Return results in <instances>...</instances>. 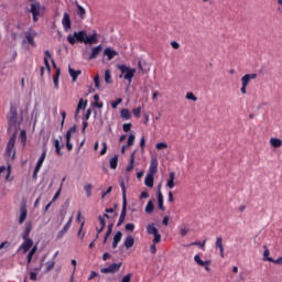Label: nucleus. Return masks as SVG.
I'll return each instance as SVG.
<instances>
[{"mask_svg": "<svg viewBox=\"0 0 282 282\" xmlns=\"http://www.w3.org/2000/svg\"><path fill=\"white\" fill-rule=\"evenodd\" d=\"M69 45H76V43H85V45H96L98 43V33L87 35V31H78L67 36Z\"/></svg>", "mask_w": 282, "mask_h": 282, "instance_id": "nucleus-1", "label": "nucleus"}, {"mask_svg": "<svg viewBox=\"0 0 282 282\" xmlns=\"http://www.w3.org/2000/svg\"><path fill=\"white\" fill-rule=\"evenodd\" d=\"M37 250L39 247L36 245L34 246V240H32V238L23 239V242L19 247L18 252L26 254V268H30V263H32V259L34 254H36Z\"/></svg>", "mask_w": 282, "mask_h": 282, "instance_id": "nucleus-2", "label": "nucleus"}, {"mask_svg": "<svg viewBox=\"0 0 282 282\" xmlns=\"http://www.w3.org/2000/svg\"><path fill=\"white\" fill-rule=\"evenodd\" d=\"M30 12L33 17V22L36 23V21L45 14V7L41 6L39 2H34L31 4Z\"/></svg>", "mask_w": 282, "mask_h": 282, "instance_id": "nucleus-3", "label": "nucleus"}, {"mask_svg": "<svg viewBox=\"0 0 282 282\" xmlns=\"http://www.w3.org/2000/svg\"><path fill=\"white\" fill-rule=\"evenodd\" d=\"M14 144H17V134H13L7 143L6 158H10L11 160L17 158V149L14 148Z\"/></svg>", "mask_w": 282, "mask_h": 282, "instance_id": "nucleus-4", "label": "nucleus"}, {"mask_svg": "<svg viewBox=\"0 0 282 282\" xmlns=\"http://www.w3.org/2000/svg\"><path fill=\"white\" fill-rule=\"evenodd\" d=\"M118 69L121 72L120 78H124L128 83H132L133 76H135V68H131L127 65H119Z\"/></svg>", "mask_w": 282, "mask_h": 282, "instance_id": "nucleus-5", "label": "nucleus"}, {"mask_svg": "<svg viewBox=\"0 0 282 282\" xmlns=\"http://www.w3.org/2000/svg\"><path fill=\"white\" fill-rule=\"evenodd\" d=\"M34 39H36V31H34V29H29L26 32H24L22 43L23 45H30V47H36V42H34Z\"/></svg>", "mask_w": 282, "mask_h": 282, "instance_id": "nucleus-6", "label": "nucleus"}, {"mask_svg": "<svg viewBox=\"0 0 282 282\" xmlns=\"http://www.w3.org/2000/svg\"><path fill=\"white\" fill-rule=\"evenodd\" d=\"M147 232L148 235H153L152 243H160L162 241V235H160V231L158 230V227H155V224H149L147 226Z\"/></svg>", "mask_w": 282, "mask_h": 282, "instance_id": "nucleus-7", "label": "nucleus"}, {"mask_svg": "<svg viewBox=\"0 0 282 282\" xmlns=\"http://www.w3.org/2000/svg\"><path fill=\"white\" fill-rule=\"evenodd\" d=\"M7 120H8V124L11 127H15L17 126V121L19 120V112L17 109V106H11L10 107V111L7 116Z\"/></svg>", "mask_w": 282, "mask_h": 282, "instance_id": "nucleus-8", "label": "nucleus"}, {"mask_svg": "<svg viewBox=\"0 0 282 282\" xmlns=\"http://www.w3.org/2000/svg\"><path fill=\"white\" fill-rule=\"evenodd\" d=\"M120 268H122V262L112 263L107 268H101V274H116V272H120Z\"/></svg>", "mask_w": 282, "mask_h": 282, "instance_id": "nucleus-9", "label": "nucleus"}, {"mask_svg": "<svg viewBox=\"0 0 282 282\" xmlns=\"http://www.w3.org/2000/svg\"><path fill=\"white\" fill-rule=\"evenodd\" d=\"M194 261L197 263V265H200V268H204L206 272H210V265L213 264V261L210 260H202V257L199 254L194 256Z\"/></svg>", "mask_w": 282, "mask_h": 282, "instance_id": "nucleus-10", "label": "nucleus"}, {"mask_svg": "<svg viewBox=\"0 0 282 282\" xmlns=\"http://www.w3.org/2000/svg\"><path fill=\"white\" fill-rule=\"evenodd\" d=\"M28 219V205L25 203H22L20 206V215L18 219V224L23 225L25 224V220Z\"/></svg>", "mask_w": 282, "mask_h": 282, "instance_id": "nucleus-11", "label": "nucleus"}, {"mask_svg": "<svg viewBox=\"0 0 282 282\" xmlns=\"http://www.w3.org/2000/svg\"><path fill=\"white\" fill-rule=\"evenodd\" d=\"M74 221V216H70L68 221L64 225L63 229L57 232V239H63L67 234V230L72 228V223Z\"/></svg>", "mask_w": 282, "mask_h": 282, "instance_id": "nucleus-12", "label": "nucleus"}, {"mask_svg": "<svg viewBox=\"0 0 282 282\" xmlns=\"http://www.w3.org/2000/svg\"><path fill=\"white\" fill-rule=\"evenodd\" d=\"M72 133H76V127H72L66 132V149H67V151H72V149H74V145L70 142L72 141Z\"/></svg>", "mask_w": 282, "mask_h": 282, "instance_id": "nucleus-13", "label": "nucleus"}, {"mask_svg": "<svg viewBox=\"0 0 282 282\" xmlns=\"http://www.w3.org/2000/svg\"><path fill=\"white\" fill-rule=\"evenodd\" d=\"M45 158H47V148H44L41 156L39 158L36 165H35V173H39L41 171V167L43 166V162H45Z\"/></svg>", "mask_w": 282, "mask_h": 282, "instance_id": "nucleus-14", "label": "nucleus"}, {"mask_svg": "<svg viewBox=\"0 0 282 282\" xmlns=\"http://www.w3.org/2000/svg\"><path fill=\"white\" fill-rule=\"evenodd\" d=\"M158 166H159L158 158L152 156L151 161H150V166H149L148 174L155 175V173H158Z\"/></svg>", "mask_w": 282, "mask_h": 282, "instance_id": "nucleus-15", "label": "nucleus"}, {"mask_svg": "<svg viewBox=\"0 0 282 282\" xmlns=\"http://www.w3.org/2000/svg\"><path fill=\"white\" fill-rule=\"evenodd\" d=\"M62 25L64 30L67 32L68 30H72V19L69 17V13L65 12L62 19Z\"/></svg>", "mask_w": 282, "mask_h": 282, "instance_id": "nucleus-16", "label": "nucleus"}, {"mask_svg": "<svg viewBox=\"0 0 282 282\" xmlns=\"http://www.w3.org/2000/svg\"><path fill=\"white\" fill-rule=\"evenodd\" d=\"M1 175H4V180L7 182H11L12 180L10 178V175H12V169L10 165L6 167L4 165L0 166V177Z\"/></svg>", "mask_w": 282, "mask_h": 282, "instance_id": "nucleus-17", "label": "nucleus"}, {"mask_svg": "<svg viewBox=\"0 0 282 282\" xmlns=\"http://www.w3.org/2000/svg\"><path fill=\"white\" fill-rule=\"evenodd\" d=\"M104 56H107V61H113L118 56V52L111 47H107L104 51Z\"/></svg>", "mask_w": 282, "mask_h": 282, "instance_id": "nucleus-18", "label": "nucleus"}, {"mask_svg": "<svg viewBox=\"0 0 282 282\" xmlns=\"http://www.w3.org/2000/svg\"><path fill=\"white\" fill-rule=\"evenodd\" d=\"M102 52V44H99L91 48V53L89 55V61H94V58H97L98 55Z\"/></svg>", "mask_w": 282, "mask_h": 282, "instance_id": "nucleus-19", "label": "nucleus"}, {"mask_svg": "<svg viewBox=\"0 0 282 282\" xmlns=\"http://www.w3.org/2000/svg\"><path fill=\"white\" fill-rule=\"evenodd\" d=\"M30 232H32V221L25 223L24 230L22 232V239H31Z\"/></svg>", "mask_w": 282, "mask_h": 282, "instance_id": "nucleus-20", "label": "nucleus"}, {"mask_svg": "<svg viewBox=\"0 0 282 282\" xmlns=\"http://www.w3.org/2000/svg\"><path fill=\"white\" fill-rule=\"evenodd\" d=\"M257 78V74H246L245 76H242L241 78V83L242 85L247 86L250 85V80H254Z\"/></svg>", "mask_w": 282, "mask_h": 282, "instance_id": "nucleus-21", "label": "nucleus"}, {"mask_svg": "<svg viewBox=\"0 0 282 282\" xmlns=\"http://www.w3.org/2000/svg\"><path fill=\"white\" fill-rule=\"evenodd\" d=\"M127 217V203H122V209H121V214L118 220L117 226H122V224H124V218Z\"/></svg>", "mask_w": 282, "mask_h": 282, "instance_id": "nucleus-22", "label": "nucleus"}, {"mask_svg": "<svg viewBox=\"0 0 282 282\" xmlns=\"http://www.w3.org/2000/svg\"><path fill=\"white\" fill-rule=\"evenodd\" d=\"M68 74L72 77L73 83H76V80L78 79L80 74H83V72L82 70H75L74 68H72V66H69L68 67Z\"/></svg>", "mask_w": 282, "mask_h": 282, "instance_id": "nucleus-23", "label": "nucleus"}, {"mask_svg": "<svg viewBox=\"0 0 282 282\" xmlns=\"http://www.w3.org/2000/svg\"><path fill=\"white\" fill-rule=\"evenodd\" d=\"M106 215H109L110 223L113 221L116 224V217H118V213H116L115 208H106Z\"/></svg>", "mask_w": 282, "mask_h": 282, "instance_id": "nucleus-24", "label": "nucleus"}, {"mask_svg": "<svg viewBox=\"0 0 282 282\" xmlns=\"http://www.w3.org/2000/svg\"><path fill=\"white\" fill-rule=\"evenodd\" d=\"M135 243V238H133V236H128L124 239L123 246L124 248H127V250H129V248H133Z\"/></svg>", "mask_w": 282, "mask_h": 282, "instance_id": "nucleus-25", "label": "nucleus"}, {"mask_svg": "<svg viewBox=\"0 0 282 282\" xmlns=\"http://www.w3.org/2000/svg\"><path fill=\"white\" fill-rule=\"evenodd\" d=\"M120 241H122V231H117L113 236L112 248H118Z\"/></svg>", "mask_w": 282, "mask_h": 282, "instance_id": "nucleus-26", "label": "nucleus"}, {"mask_svg": "<svg viewBox=\"0 0 282 282\" xmlns=\"http://www.w3.org/2000/svg\"><path fill=\"white\" fill-rule=\"evenodd\" d=\"M119 185L122 192V203H127V186L124 185V178L119 180Z\"/></svg>", "mask_w": 282, "mask_h": 282, "instance_id": "nucleus-27", "label": "nucleus"}, {"mask_svg": "<svg viewBox=\"0 0 282 282\" xmlns=\"http://www.w3.org/2000/svg\"><path fill=\"white\" fill-rule=\"evenodd\" d=\"M155 174H147L144 184L148 186V188H153V182H154Z\"/></svg>", "mask_w": 282, "mask_h": 282, "instance_id": "nucleus-28", "label": "nucleus"}, {"mask_svg": "<svg viewBox=\"0 0 282 282\" xmlns=\"http://www.w3.org/2000/svg\"><path fill=\"white\" fill-rule=\"evenodd\" d=\"M166 187L170 189L175 188V172L170 173V177L167 180Z\"/></svg>", "mask_w": 282, "mask_h": 282, "instance_id": "nucleus-29", "label": "nucleus"}, {"mask_svg": "<svg viewBox=\"0 0 282 282\" xmlns=\"http://www.w3.org/2000/svg\"><path fill=\"white\" fill-rule=\"evenodd\" d=\"M135 162V151H133L130 155V162L128 166L126 167L127 173H131L133 171V164Z\"/></svg>", "mask_w": 282, "mask_h": 282, "instance_id": "nucleus-30", "label": "nucleus"}, {"mask_svg": "<svg viewBox=\"0 0 282 282\" xmlns=\"http://www.w3.org/2000/svg\"><path fill=\"white\" fill-rule=\"evenodd\" d=\"M76 8H77V17H79V19L84 20L85 17H87V11L85 10V8H83V6L76 3Z\"/></svg>", "mask_w": 282, "mask_h": 282, "instance_id": "nucleus-31", "label": "nucleus"}, {"mask_svg": "<svg viewBox=\"0 0 282 282\" xmlns=\"http://www.w3.org/2000/svg\"><path fill=\"white\" fill-rule=\"evenodd\" d=\"M270 144L273 147V149H281L282 148V140L279 138H271Z\"/></svg>", "mask_w": 282, "mask_h": 282, "instance_id": "nucleus-32", "label": "nucleus"}, {"mask_svg": "<svg viewBox=\"0 0 282 282\" xmlns=\"http://www.w3.org/2000/svg\"><path fill=\"white\" fill-rule=\"evenodd\" d=\"M216 248L219 249L220 251V257L224 258V239L221 237H218L216 239V243H215Z\"/></svg>", "mask_w": 282, "mask_h": 282, "instance_id": "nucleus-33", "label": "nucleus"}, {"mask_svg": "<svg viewBox=\"0 0 282 282\" xmlns=\"http://www.w3.org/2000/svg\"><path fill=\"white\" fill-rule=\"evenodd\" d=\"M113 224H115L113 220H111L108 224V229H107V232L104 238V243H107V239H109V237H111V232H113Z\"/></svg>", "mask_w": 282, "mask_h": 282, "instance_id": "nucleus-34", "label": "nucleus"}, {"mask_svg": "<svg viewBox=\"0 0 282 282\" xmlns=\"http://www.w3.org/2000/svg\"><path fill=\"white\" fill-rule=\"evenodd\" d=\"M120 118H122V120H131V111H129L127 108L121 109Z\"/></svg>", "mask_w": 282, "mask_h": 282, "instance_id": "nucleus-35", "label": "nucleus"}, {"mask_svg": "<svg viewBox=\"0 0 282 282\" xmlns=\"http://www.w3.org/2000/svg\"><path fill=\"white\" fill-rule=\"evenodd\" d=\"M109 166L112 171H116L118 169V155L115 154L110 160H109Z\"/></svg>", "mask_w": 282, "mask_h": 282, "instance_id": "nucleus-36", "label": "nucleus"}, {"mask_svg": "<svg viewBox=\"0 0 282 282\" xmlns=\"http://www.w3.org/2000/svg\"><path fill=\"white\" fill-rule=\"evenodd\" d=\"M42 269H43V262H41V264L34 269L35 272L30 273L31 281H36V276L39 274L37 272H41Z\"/></svg>", "mask_w": 282, "mask_h": 282, "instance_id": "nucleus-37", "label": "nucleus"}, {"mask_svg": "<svg viewBox=\"0 0 282 282\" xmlns=\"http://www.w3.org/2000/svg\"><path fill=\"white\" fill-rule=\"evenodd\" d=\"M98 219H99V224L102 228H105V226H107V219H109V221H111V218H109V214H104L102 216H99Z\"/></svg>", "mask_w": 282, "mask_h": 282, "instance_id": "nucleus-38", "label": "nucleus"}, {"mask_svg": "<svg viewBox=\"0 0 282 282\" xmlns=\"http://www.w3.org/2000/svg\"><path fill=\"white\" fill-rule=\"evenodd\" d=\"M86 107H87V101H85V99H79L75 116H78L80 109H86Z\"/></svg>", "mask_w": 282, "mask_h": 282, "instance_id": "nucleus-39", "label": "nucleus"}, {"mask_svg": "<svg viewBox=\"0 0 282 282\" xmlns=\"http://www.w3.org/2000/svg\"><path fill=\"white\" fill-rule=\"evenodd\" d=\"M158 203L160 210H164V196L162 195L161 191L158 193Z\"/></svg>", "mask_w": 282, "mask_h": 282, "instance_id": "nucleus-40", "label": "nucleus"}, {"mask_svg": "<svg viewBox=\"0 0 282 282\" xmlns=\"http://www.w3.org/2000/svg\"><path fill=\"white\" fill-rule=\"evenodd\" d=\"M58 78H61V68H56V75L53 78L55 89H58Z\"/></svg>", "mask_w": 282, "mask_h": 282, "instance_id": "nucleus-41", "label": "nucleus"}, {"mask_svg": "<svg viewBox=\"0 0 282 282\" xmlns=\"http://www.w3.org/2000/svg\"><path fill=\"white\" fill-rule=\"evenodd\" d=\"M263 261H274V259L270 257V249L267 246H264Z\"/></svg>", "mask_w": 282, "mask_h": 282, "instance_id": "nucleus-42", "label": "nucleus"}, {"mask_svg": "<svg viewBox=\"0 0 282 282\" xmlns=\"http://www.w3.org/2000/svg\"><path fill=\"white\" fill-rule=\"evenodd\" d=\"M20 140H21L23 147H25V144L28 142V133L25 132V130L20 131Z\"/></svg>", "mask_w": 282, "mask_h": 282, "instance_id": "nucleus-43", "label": "nucleus"}, {"mask_svg": "<svg viewBox=\"0 0 282 282\" xmlns=\"http://www.w3.org/2000/svg\"><path fill=\"white\" fill-rule=\"evenodd\" d=\"M53 144L55 147L57 155H63V152H61V141H58V139H55Z\"/></svg>", "mask_w": 282, "mask_h": 282, "instance_id": "nucleus-44", "label": "nucleus"}, {"mask_svg": "<svg viewBox=\"0 0 282 282\" xmlns=\"http://www.w3.org/2000/svg\"><path fill=\"white\" fill-rule=\"evenodd\" d=\"M105 83H107V85H111V70L110 69L105 70Z\"/></svg>", "mask_w": 282, "mask_h": 282, "instance_id": "nucleus-45", "label": "nucleus"}, {"mask_svg": "<svg viewBox=\"0 0 282 282\" xmlns=\"http://www.w3.org/2000/svg\"><path fill=\"white\" fill-rule=\"evenodd\" d=\"M155 149L158 151H162L164 149H169V144L166 142H159V143L155 144Z\"/></svg>", "mask_w": 282, "mask_h": 282, "instance_id": "nucleus-46", "label": "nucleus"}, {"mask_svg": "<svg viewBox=\"0 0 282 282\" xmlns=\"http://www.w3.org/2000/svg\"><path fill=\"white\" fill-rule=\"evenodd\" d=\"M94 100H95V107H97L98 109H102L104 104H102V102H99L100 96L94 95Z\"/></svg>", "mask_w": 282, "mask_h": 282, "instance_id": "nucleus-47", "label": "nucleus"}, {"mask_svg": "<svg viewBox=\"0 0 282 282\" xmlns=\"http://www.w3.org/2000/svg\"><path fill=\"white\" fill-rule=\"evenodd\" d=\"M134 142H135V134L131 133L128 137L127 147H133Z\"/></svg>", "mask_w": 282, "mask_h": 282, "instance_id": "nucleus-48", "label": "nucleus"}, {"mask_svg": "<svg viewBox=\"0 0 282 282\" xmlns=\"http://www.w3.org/2000/svg\"><path fill=\"white\" fill-rule=\"evenodd\" d=\"M154 208L155 207L153 206V202L149 200L148 204H147V207H145V213L151 214V213H153Z\"/></svg>", "mask_w": 282, "mask_h": 282, "instance_id": "nucleus-49", "label": "nucleus"}, {"mask_svg": "<svg viewBox=\"0 0 282 282\" xmlns=\"http://www.w3.org/2000/svg\"><path fill=\"white\" fill-rule=\"evenodd\" d=\"M94 188V186L91 184H87L84 186V189L86 192L87 197H91V189Z\"/></svg>", "mask_w": 282, "mask_h": 282, "instance_id": "nucleus-50", "label": "nucleus"}, {"mask_svg": "<svg viewBox=\"0 0 282 282\" xmlns=\"http://www.w3.org/2000/svg\"><path fill=\"white\" fill-rule=\"evenodd\" d=\"M186 100H192L193 102H197V96L193 93H187L185 96Z\"/></svg>", "mask_w": 282, "mask_h": 282, "instance_id": "nucleus-51", "label": "nucleus"}, {"mask_svg": "<svg viewBox=\"0 0 282 282\" xmlns=\"http://www.w3.org/2000/svg\"><path fill=\"white\" fill-rule=\"evenodd\" d=\"M132 113H133L134 118H140V115L142 113V107L133 108Z\"/></svg>", "mask_w": 282, "mask_h": 282, "instance_id": "nucleus-52", "label": "nucleus"}, {"mask_svg": "<svg viewBox=\"0 0 282 282\" xmlns=\"http://www.w3.org/2000/svg\"><path fill=\"white\" fill-rule=\"evenodd\" d=\"M54 265H56V262L54 260L46 262V272L54 270Z\"/></svg>", "mask_w": 282, "mask_h": 282, "instance_id": "nucleus-53", "label": "nucleus"}, {"mask_svg": "<svg viewBox=\"0 0 282 282\" xmlns=\"http://www.w3.org/2000/svg\"><path fill=\"white\" fill-rule=\"evenodd\" d=\"M121 102H122V98H117L115 101H111L110 105L113 109H118V105H121Z\"/></svg>", "mask_w": 282, "mask_h": 282, "instance_id": "nucleus-54", "label": "nucleus"}, {"mask_svg": "<svg viewBox=\"0 0 282 282\" xmlns=\"http://www.w3.org/2000/svg\"><path fill=\"white\" fill-rule=\"evenodd\" d=\"M94 84H95L96 89H100V75H96L94 77Z\"/></svg>", "mask_w": 282, "mask_h": 282, "instance_id": "nucleus-55", "label": "nucleus"}, {"mask_svg": "<svg viewBox=\"0 0 282 282\" xmlns=\"http://www.w3.org/2000/svg\"><path fill=\"white\" fill-rule=\"evenodd\" d=\"M191 246H199V248H202V250H204V248H206V240H204L203 242L194 241L191 243Z\"/></svg>", "mask_w": 282, "mask_h": 282, "instance_id": "nucleus-56", "label": "nucleus"}, {"mask_svg": "<svg viewBox=\"0 0 282 282\" xmlns=\"http://www.w3.org/2000/svg\"><path fill=\"white\" fill-rule=\"evenodd\" d=\"M131 127H133V124H131V123H124V124L122 126V129H123L124 133H129V131H131Z\"/></svg>", "mask_w": 282, "mask_h": 282, "instance_id": "nucleus-57", "label": "nucleus"}, {"mask_svg": "<svg viewBox=\"0 0 282 282\" xmlns=\"http://www.w3.org/2000/svg\"><path fill=\"white\" fill-rule=\"evenodd\" d=\"M126 230L133 232V230H135V225H133L132 223L127 224Z\"/></svg>", "mask_w": 282, "mask_h": 282, "instance_id": "nucleus-58", "label": "nucleus"}, {"mask_svg": "<svg viewBox=\"0 0 282 282\" xmlns=\"http://www.w3.org/2000/svg\"><path fill=\"white\" fill-rule=\"evenodd\" d=\"M155 246H158V243L152 242V245L150 247L151 254H155L158 252V247H155Z\"/></svg>", "mask_w": 282, "mask_h": 282, "instance_id": "nucleus-59", "label": "nucleus"}, {"mask_svg": "<svg viewBox=\"0 0 282 282\" xmlns=\"http://www.w3.org/2000/svg\"><path fill=\"white\" fill-rule=\"evenodd\" d=\"M144 147H147V139L144 137H141L140 148H141L142 151H144Z\"/></svg>", "mask_w": 282, "mask_h": 282, "instance_id": "nucleus-60", "label": "nucleus"}, {"mask_svg": "<svg viewBox=\"0 0 282 282\" xmlns=\"http://www.w3.org/2000/svg\"><path fill=\"white\" fill-rule=\"evenodd\" d=\"M44 65L50 74V72H52V67L50 66V59H47V57H44Z\"/></svg>", "mask_w": 282, "mask_h": 282, "instance_id": "nucleus-61", "label": "nucleus"}, {"mask_svg": "<svg viewBox=\"0 0 282 282\" xmlns=\"http://www.w3.org/2000/svg\"><path fill=\"white\" fill-rule=\"evenodd\" d=\"M61 191H63V189H61V187H59L58 191L53 196V199L51 200L53 204H54V202H56V199H58V197H61Z\"/></svg>", "mask_w": 282, "mask_h": 282, "instance_id": "nucleus-62", "label": "nucleus"}, {"mask_svg": "<svg viewBox=\"0 0 282 282\" xmlns=\"http://www.w3.org/2000/svg\"><path fill=\"white\" fill-rule=\"evenodd\" d=\"M102 149H101V151H100V155H106V153H107V142H102Z\"/></svg>", "mask_w": 282, "mask_h": 282, "instance_id": "nucleus-63", "label": "nucleus"}, {"mask_svg": "<svg viewBox=\"0 0 282 282\" xmlns=\"http://www.w3.org/2000/svg\"><path fill=\"white\" fill-rule=\"evenodd\" d=\"M270 263H275L276 265L282 264V257L278 258L276 260L270 261Z\"/></svg>", "mask_w": 282, "mask_h": 282, "instance_id": "nucleus-64", "label": "nucleus"}]
</instances>
